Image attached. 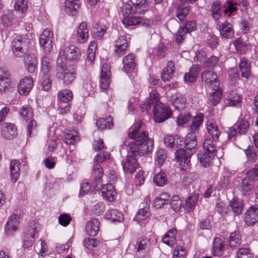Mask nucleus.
<instances>
[{
  "instance_id": "f257e3e1",
  "label": "nucleus",
  "mask_w": 258,
  "mask_h": 258,
  "mask_svg": "<svg viewBox=\"0 0 258 258\" xmlns=\"http://www.w3.org/2000/svg\"><path fill=\"white\" fill-rule=\"evenodd\" d=\"M145 153H141L140 147H136L134 144L128 145V153L124 161L122 162V165L124 172L132 174L134 173L139 166L136 157L137 156H145L151 153L153 150L151 147L145 148Z\"/></svg>"
},
{
  "instance_id": "f03ea898",
  "label": "nucleus",
  "mask_w": 258,
  "mask_h": 258,
  "mask_svg": "<svg viewBox=\"0 0 258 258\" xmlns=\"http://www.w3.org/2000/svg\"><path fill=\"white\" fill-rule=\"evenodd\" d=\"M143 122L141 120L137 121L135 125L134 130L128 134V137L134 139V141L130 144H134L136 147H140L141 153H145L147 147H151V150L154 148V141L149 138L148 133L143 131L140 132V129L143 125Z\"/></svg>"
},
{
  "instance_id": "7ed1b4c3",
  "label": "nucleus",
  "mask_w": 258,
  "mask_h": 258,
  "mask_svg": "<svg viewBox=\"0 0 258 258\" xmlns=\"http://www.w3.org/2000/svg\"><path fill=\"white\" fill-rule=\"evenodd\" d=\"M67 63L62 58L57 59L55 77L62 80L67 86L73 83L76 78L77 72L73 69L66 68Z\"/></svg>"
},
{
  "instance_id": "20e7f679",
  "label": "nucleus",
  "mask_w": 258,
  "mask_h": 258,
  "mask_svg": "<svg viewBox=\"0 0 258 258\" xmlns=\"http://www.w3.org/2000/svg\"><path fill=\"white\" fill-rule=\"evenodd\" d=\"M30 39L27 35L17 36L12 41V51L14 55L18 58L23 57L27 53Z\"/></svg>"
},
{
  "instance_id": "39448f33",
  "label": "nucleus",
  "mask_w": 258,
  "mask_h": 258,
  "mask_svg": "<svg viewBox=\"0 0 258 258\" xmlns=\"http://www.w3.org/2000/svg\"><path fill=\"white\" fill-rule=\"evenodd\" d=\"M81 56L80 49L74 45H70L61 48L58 59L62 58L66 63V59L72 61H78Z\"/></svg>"
},
{
  "instance_id": "423d86ee",
  "label": "nucleus",
  "mask_w": 258,
  "mask_h": 258,
  "mask_svg": "<svg viewBox=\"0 0 258 258\" xmlns=\"http://www.w3.org/2000/svg\"><path fill=\"white\" fill-rule=\"evenodd\" d=\"M53 40V32L48 28L44 29L40 36L39 44L45 53L49 54L51 52Z\"/></svg>"
},
{
  "instance_id": "0eeeda50",
  "label": "nucleus",
  "mask_w": 258,
  "mask_h": 258,
  "mask_svg": "<svg viewBox=\"0 0 258 258\" xmlns=\"http://www.w3.org/2000/svg\"><path fill=\"white\" fill-rule=\"evenodd\" d=\"M153 113L155 121L160 123L171 116V110L162 103H157L154 106Z\"/></svg>"
},
{
  "instance_id": "6e6552de",
  "label": "nucleus",
  "mask_w": 258,
  "mask_h": 258,
  "mask_svg": "<svg viewBox=\"0 0 258 258\" xmlns=\"http://www.w3.org/2000/svg\"><path fill=\"white\" fill-rule=\"evenodd\" d=\"M134 246L136 255L139 258L148 256L152 249L150 240L148 238L139 239Z\"/></svg>"
},
{
  "instance_id": "1a4fd4ad",
  "label": "nucleus",
  "mask_w": 258,
  "mask_h": 258,
  "mask_svg": "<svg viewBox=\"0 0 258 258\" xmlns=\"http://www.w3.org/2000/svg\"><path fill=\"white\" fill-rule=\"evenodd\" d=\"M111 71L109 64L104 63L101 67L100 76V88L102 91L105 92L110 83Z\"/></svg>"
},
{
  "instance_id": "9d476101",
  "label": "nucleus",
  "mask_w": 258,
  "mask_h": 258,
  "mask_svg": "<svg viewBox=\"0 0 258 258\" xmlns=\"http://www.w3.org/2000/svg\"><path fill=\"white\" fill-rule=\"evenodd\" d=\"M201 78L203 82L211 90H215L220 86V82L217 74L210 71L203 72L201 74Z\"/></svg>"
},
{
  "instance_id": "9b49d317",
  "label": "nucleus",
  "mask_w": 258,
  "mask_h": 258,
  "mask_svg": "<svg viewBox=\"0 0 258 258\" xmlns=\"http://www.w3.org/2000/svg\"><path fill=\"white\" fill-rule=\"evenodd\" d=\"M122 23L125 27L138 25H141L143 26L147 27L150 25L151 21L148 19L144 20L141 17L131 15L125 16L122 20Z\"/></svg>"
},
{
  "instance_id": "f8f14e48",
  "label": "nucleus",
  "mask_w": 258,
  "mask_h": 258,
  "mask_svg": "<svg viewBox=\"0 0 258 258\" xmlns=\"http://www.w3.org/2000/svg\"><path fill=\"white\" fill-rule=\"evenodd\" d=\"M128 47L127 35L120 34L114 42V53L117 56L123 54Z\"/></svg>"
},
{
  "instance_id": "ddd939ff",
  "label": "nucleus",
  "mask_w": 258,
  "mask_h": 258,
  "mask_svg": "<svg viewBox=\"0 0 258 258\" xmlns=\"http://www.w3.org/2000/svg\"><path fill=\"white\" fill-rule=\"evenodd\" d=\"M34 86L33 79L31 77H25L22 79L18 87V90L21 95H27Z\"/></svg>"
},
{
  "instance_id": "4468645a",
  "label": "nucleus",
  "mask_w": 258,
  "mask_h": 258,
  "mask_svg": "<svg viewBox=\"0 0 258 258\" xmlns=\"http://www.w3.org/2000/svg\"><path fill=\"white\" fill-rule=\"evenodd\" d=\"M75 37L78 43H84L89 38V30L86 22H82L76 30Z\"/></svg>"
},
{
  "instance_id": "2eb2a0df",
  "label": "nucleus",
  "mask_w": 258,
  "mask_h": 258,
  "mask_svg": "<svg viewBox=\"0 0 258 258\" xmlns=\"http://www.w3.org/2000/svg\"><path fill=\"white\" fill-rule=\"evenodd\" d=\"M1 134L6 139H12L17 135V127L13 123L5 122L2 126Z\"/></svg>"
},
{
  "instance_id": "dca6fc26",
  "label": "nucleus",
  "mask_w": 258,
  "mask_h": 258,
  "mask_svg": "<svg viewBox=\"0 0 258 258\" xmlns=\"http://www.w3.org/2000/svg\"><path fill=\"white\" fill-rule=\"evenodd\" d=\"M11 82L10 72L6 69L0 68V93L5 92L11 85Z\"/></svg>"
},
{
  "instance_id": "f3484780",
  "label": "nucleus",
  "mask_w": 258,
  "mask_h": 258,
  "mask_svg": "<svg viewBox=\"0 0 258 258\" xmlns=\"http://www.w3.org/2000/svg\"><path fill=\"white\" fill-rule=\"evenodd\" d=\"M244 221L249 226L252 225L258 221V207L251 206L246 211Z\"/></svg>"
},
{
  "instance_id": "a211bd4d",
  "label": "nucleus",
  "mask_w": 258,
  "mask_h": 258,
  "mask_svg": "<svg viewBox=\"0 0 258 258\" xmlns=\"http://www.w3.org/2000/svg\"><path fill=\"white\" fill-rule=\"evenodd\" d=\"M242 96L236 90L231 91L226 100V105L229 106H240L242 103Z\"/></svg>"
},
{
  "instance_id": "6ab92c4d",
  "label": "nucleus",
  "mask_w": 258,
  "mask_h": 258,
  "mask_svg": "<svg viewBox=\"0 0 258 258\" xmlns=\"http://www.w3.org/2000/svg\"><path fill=\"white\" fill-rule=\"evenodd\" d=\"M238 67L241 74V77L246 80L249 79L251 75V66L248 59L244 57L241 58Z\"/></svg>"
},
{
  "instance_id": "aec40b11",
  "label": "nucleus",
  "mask_w": 258,
  "mask_h": 258,
  "mask_svg": "<svg viewBox=\"0 0 258 258\" xmlns=\"http://www.w3.org/2000/svg\"><path fill=\"white\" fill-rule=\"evenodd\" d=\"M206 125L209 135L211 136L214 141H218L219 137L221 135V132L215 121L212 119H209L206 122Z\"/></svg>"
},
{
  "instance_id": "412c9836",
  "label": "nucleus",
  "mask_w": 258,
  "mask_h": 258,
  "mask_svg": "<svg viewBox=\"0 0 258 258\" xmlns=\"http://www.w3.org/2000/svg\"><path fill=\"white\" fill-rule=\"evenodd\" d=\"M101 191L104 199L109 202H112L116 197V192L111 183L102 185Z\"/></svg>"
},
{
  "instance_id": "4be33fe9",
  "label": "nucleus",
  "mask_w": 258,
  "mask_h": 258,
  "mask_svg": "<svg viewBox=\"0 0 258 258\" xmlns=\"http://www.w3.org/2000/svg\"><path fill=\"white\" fill-rule=\"evenodd\" d=\"M122 63L123 71L126 73L131 72L136 66L135 55L132 53L128 54L123 58Z\"/></svg>"
},
{
  "instance_id": "5701e85b",
  "label": "nucleus",
  "mask_w": 258,
  "mask_h": 258,
  "mask_svg": "<svg viewBox=\"0 0 258 258\" xmlns=\"http://www.w3.org/2000/svg\"><path fill=\"white\" fill-rule=\"evenodd\" d=\"M216 155L205 151H200L197 154V158L201 165L205 167H208L211 164L212 159Z\"/></svg>"
},
{
  "instance_id": "b1692460",
  "label": "nucleus",
  "mask_w": 258,
  "mask_h": 258,
  "mask_svg": "<svg viewBox=\"0 0 258 258\" xmlns=\"http://www.w3.org/2000/svg\"><path fill=\"white\" fill-rule=\"evenodd\" d=\"M25 68L29 73H32L36 68L37 61L36 56L33 53H29L24 59Z\"/></svg>"
},
{
  "instance_id": "393cba45",
  "label": "nucleus",
  "mask_w": 258,
  "mask_h": 258,
  "mask_svg": "<svg viewBox=\"0 0 258 258\" xmlns=\"http://www.w3.org/2000/svg\"><path fill=\"white\" fill-rule=\"evenodd\" d=\"M219 30L220 35L225 38H231L234 34L232 25L227 21L221 23L219 26Z\"/></svg>"
},
{
  "instance_id": "a878e982",
  "label": "nucleus",
  "mask_w": 258,
  "mask_h": 258,
  "mask_svg": "<svg viewBox=\"0 0 258 258\" xmlns=\"http://www.w3.org/2000/svg\"><path fill=\"white\" fill-rule=\"evenodd\" d=\"M80 7L79 0H66L64 2V10L69 15H76Z\"/></svg>"
},
{
  "instance_id": "bb28decb",
  "label": "nucleus",
  "mask_w": 258,
  "mask_h": 258,
  "mask_svg": "<svg viewBox=\"0 0 258 258\" xmlns=\"http://www.w3.org/2000/svg\"><path fill=\"white\" fill-rule=\"evenodd\" d=\"M228 207L231 210V214L233 216H238L240 214L243 208V202L241 200L234 197L230 202Z\"/></svg>"
},
{
  "instance_id": "cd10ccee",
  "label": "nucleus",
  "mask_w": 258,
  "mask_h": 258,
  "mask_svg": "<svg viewBox=\"0 0 258 258\" xmlns=\"http://www.w3.org/2000/svg\"><path fill=\"white\" fill-rule=\"evenodd\" d=\"M170 101L174 108L178 111L183 110L185 107V98L180 94L172 95Z\"/></svg>"
},
{
  "instance_id": "c85d7f7f",
  "label": "nucleus",
  "mask_w": 258,
  "mask_h": 258,
  "mask_svg": "<svg viewBox=\"0 0 258 258\" xmlns=\"http://www.w3.org/2000/svg\"><path fill=\"white\" fill-rule=\"evenodd\" d=\"M100 222L97 219H92L88 221L86 226V232L90 236L97 235L99 229Z\"/></svg>"
},
{
  "instance_id": "c756f323",
  "label": "nucleus",
  "mask_w": 258,
  "mask_h": 258,
  "mask_svg": "<svg viewBox=\"0 0 258 258\" xmlns=\"http://www.w3.org/2000/svg\"><path fill=\"white\" fill-rule=\"evenodd\" d=\"M175 159L180 162V166L183 170L186 169L189 163V160L186 155L185 151L183 149L177 150L175 152Z\"/></svg>"
},
{
  "instance_id": "7c9ffc66",
  "label": "nucleus",
  "mask_w": 258,
  "mask_h": 258,
  "mask_svg": "<svg viewBox=\"0 0 258 258\" xmlns=\"http://www.w3.org/2000/svg\"><path fill=\"white\" fill-rule=\"evenodd\" d=\"M182 138L178 136L167 135L164 138V144L169 148H177L182 145Z\"/></svg>"
},
{
  "instance_id": "2f4dec72",
  "label": "nucleus",
  "mask_w": 258,
  "mask_h": 258,
  "mask_svg": "<svg viewBox=\"0 0 258 258\" xmlns=\"http://www.w3.org/2000/svg\"><path fill=\"white\" fill-rule=\"evenodd\" d=\"M20 162L17 160H13L10 163V171L11 180L13 182H16L20 177Z\"/></svg>"
},
{
  "instance_id": "473e14b6",
  "label": "nucleus",
  "mask_w": 258,
  "mask_h": 258,
  "mask_svg": "<svg viewBox=\"0 0 258 258\" xmlns=\"http://www.w3.org/2000/svg\"><path fill=\"white\" fill-rule=\"evenodd\" d=\"M40 226L38 223L35 222H30L24 231V237L26 238L34 239L37 235L38 229Z\"/></svg>"
},
{
  "instance_id": "72a5a7b5",
  "label": "nucleus",
  "mask_w": 258,
  "mask_h": 258,
  "mask_svg": "<svg viewBox=\"0 0 258 258\" xmlns=\"http://www.w3.org/2000/svg\"><path fill=\"white\" fill-rule=\"evenodd\" d=\"M20 216L17 214H14L11 216L6 225V231H7V234H10L8 232L15 231L17 230L18 225L19 224Z\"/></svg>"
},
{
  "instance_id": "f704fd0d",
  "label": "nucleus",
  "mask_w": 258,
  "mask_h": 258,
  "mask_svg": "<svg viewBox=\"0 0 258 258\" xmlns=\"http://www.w3.org/2000/svg\"><path fill=\"white\" fill-rule=\"evenodd\" d=\"M177 235V230L175 228L170 229L162 237V241L167 245L172 247L174 245L176 237Z\"/></svg>"
},
{
  "instance_id": "c9c22d12",
  "label": "nucleus",
  "mask_w": 258,
  "mask_h": 258,
  "mask_svg": "<svg viewBox=\"0 0 258 258\" xmlns=\"http://www.w3.org/2000/svg\"><path fill=\"white\" fill-rule=\"evenodd\" d=\"M174 72V65L172 61L167 62V67L165 68L161 73V78L163 81H168L172 77Z\"/></svg>"
},
{
  "instance_id": "e433bc0d",
  "label": "nucleus",
  "mask_w": 258,
  "mask_h": 258,
  "mask_svg": "<svg viewBox=\"0 0 258 258\" xmlns=\"http://www.w3.org/2000/svg\"><path fill=\"white\" fill-rule=\"evenodd\" d=\"M96 125L101 131L110 128L113 126L112 118L110 116L105 118H99L96 120Z\"/></svg>"
},
{
  "instance_id": "4c0bfd02",
  "label": "nucleus",
  "mask_w": 258,
  "mask_h": 258,
  "mask_svg": "<svg viewBox=\"0 0 258 258\" xmlns=\"http://www.w3.org/2000/svg\"><path fill=\"white\" fill-rule=\"evenodd\" d=\"M136 11L135 4L131 1L123 3L120 10V13L123 16L133 14Z\"/></svg>"
},
{
  "instance_id": "58836bf2",
  "label": "nucleus",
  "mask_w": 258,
  "mask_h": 258,
  "mask_svg": "<svg viewBox=\"0 0 258 258\" xmlns=\"http://www.w3.org/2000/svg\"><path fill=\"white\" fill-rule=\"evenodd\" d=\"M59 101L63 103H70L73 98V94L71 90L69 89H63L60 90L57 95Z\"/></svg>"
},
{
  "instance_id": "ea45409f",
  "label": "nucleus",
  "mask_w": 258,
  "mask_h": 258,
  "mask_svg": "<svg viewBox=\"0 0 258 258\" xmlns=\"http://www.w3.org/2000/svg\"><path fill=\"white\" fill-rule=\"evenodd\" d=\"M107 30L106 27L101 24H95L92 30V34L95 39H100L105 33Z\"/></svg>"
},
{
  "instance_id": "a19ab883",
  "label": "nucleus",
  "mask_w": 258,
  "mask_h": 258,
  "mask_svg": "<svg viewBox=\"0 0 258 258\" xmlns=\"http://www.w3.org/2000/svg\"><path fill=\"white\" fill-rule=\"evenodd\" d=\"M105 218L112 222H120L123 219V215L117 210L112 209L107 211Z\"/></svg>"
},
{
  "instance_id": "79ce46f5",
  "label": "nucleus",
  "mask_w": 258,
  "mask_h": 258,
  "mask_svg": "<svg viewBox=\"0 0 258 258\" xmlns=\"http://www.w3.org/2000/svg\"><path fill=\"white\" fill-rule=\"evenodd\" d=\"M96 87L95 83L91 81V77L87 75L86 79L84 81L83 89L86 91L85 95H90L94 92Z\"/></svg>"
},
{
  "instance_id": "37998d69",
  "label": "nucleus",
  "mask_w": 258,
  "mask_h": 258,
  "mask_svg": "<svg viewBox=\"0 0 258 258\" xmlns=\"http://www.w3.org/2000/svg\"><path fill=\"white\" fill-rule=\"evenodd\" d=\"M241 242V236L239 232L234 231L232 232L229 238V245L231 248L238 247Z\"/></svg>"
},
{
  "instance_id": "c03bdc74",
  "label": "nucleus",
  "mask_w": 258,
  "mask_h": 258,
  "mask_svg": "<svg viewBox=\"0 0 258 258\" xmlns=\"http://www.w3.org/2000/svg\"><path fill=\"white\" fill-rule=\"evenodd\" d=\"M229 83L231 85L237 86L239 80V74L236 68H231L229 72Z\"/></svg>"
},
{
  "instance_id": "a18cd8bd",
  "label": "nucleus",
  "mask_w": 258,
  "mask_h": 258,
  "mask_svg": "<svg viewBox=\"0 0 258 258\" xmlns=\"http://www.w3.org/2000/svg\"><path fill=\"white\" fill-rule=\"evenodd\" d=\"M166 158L167 154L166 151L162 149H158L155 153V164L161 166L164 163Z\"/></svg>"
},
{
  "instance_id": "49530a36",
  "label": "nucleus",
  "mask_w": 258,
  "mask_h": 258,
  "mask_svg": "<svg viewBox=\"0 0 258 258\" xmlns=\"http://www.w3.org/2000/svg\"><path fill=\"white\" fill-rule=\"evenodd\" d=\"M238 130V133L240 135L245 134L249 128V122L243 119H240L234 124Z\"/></svg>"
},
{
  "instance_id": "de8ad7c7",
  "label": "nucleus",
  "mask_w": 258,
  "mask_h": 258,
  "mask_svg": "<svg viewBox=\"0 0 258 258\" xmlns=\"http://www.w3.org/2000/svg\"><path fill=\"white\" fill-rule=\"evenodd\" d=\"M214 90L215 91L212 93L209 100L213 105H216L221 100L223 91L220 86Z\"/></svg>"
},
{
  "instance_id": "09e8293b",
  "label": "nucleus",
  "mask_w": 258,
  "mask_h": 258,
  "mask_svg": "<svg viewBox=\"0 0 258 258\" xmlns=\"http://www.w3.org/2000/svg\"><path fill=\"white\" fill-rule=\"evenodd\" d=\"M103 168L98 164H94L92 174L96 181L95 187H97L103 175Z\"/></svg>"
},
{
  "instance_id": "8fccbe9b",
  "label": "nucleus",
  "mask_w": 258,
  "mask_h": 258,
  "mask_svg": "<svg viewBox=\"0 0 258 258\" xmlns=\"http://www.w3.org/2000/svg\"><path fill=\"white\" fill-rule=\"evenodd\" d=\"M215 210L223 216H227L231 215V210L229 208L226 207L223 202H220L216 204Z\"/></svg>"
},
{
  "instance_id": "3c124183",
  "label": "nucleus",
  "mask_w": 258,
  "mask_h": 258,
  "mask_svg": "<svg viewBox=\"0 0 258 258\" xmlns=\"http://www.w3.org/2000/svg\"><path fill=\"white\" fill-rule=\"evenodd\" d=\"M221 3L219 1H214L212 6V15L215 20H219L221 17Z\"/></svg>"
},
{
  "instance_id": "603ef678",
  "label": "nucleus",
  "mask_w": 258,
  "mask_h": 258,
  "mask_svg": "<svg viewBox=\"0 0 258 258\" xmlns=\"http://www.w3.org/2000/svg\"><path fill=\"white\" fill-rule=\"evenodd\" d=\"M51 69L50 58L47 56H43L41 60V71L42 74H48Z\"/></svg>"
},
{
  "instance_id": "864d4df0",
  "label": "nucleus",
  "mask_w": 258,
  "mask_h": 258,
  "mask_svg": "<svg viewBox=\"0 0 258 258\" xmlns=\"http://www.w3.org/2000/svg\"><path fill=\"white\" fill-rule=\"evenodd\" d=\"M97 45L96 42L92 41L90 42L87 50V61L90 64L92 63L95 58V51Z\"/></svg>"
},
{
  "instance_id": "5fc2aeb1",
  "label": "nucleus",
  "mask_w": 258,
  "mask_h": 258,
  "mask_svg": "<svg viewBox=\"0 0 258 258\" xmlns=\"http://www.w3.org/2000/svg\"><path fill=\"white\" fill-rule=\"evenodd\" d=\"M21 117L26 120L30 119L33 116L31 107L29 105H24L20 110Z\"/></svg>"
},
{
  "instance_id": "6e6d98bb",
  "label": "nucleus",
  "mask_w": 258,
  "mask_h": 258,
  "mask_svg": "<svg viewBox=\"0 0 258 258\" xmlns=\"http://www.w3.org/2000/svg\"><path fill=\"white\" fill-rule=\"evenodd\" d=\"M153 180L154 183L159 186H162L166 183L167 181V176L165 173L162 171L155 174Z\"/></svg>"
},
{
  "instance_id": "4d7b16f0",
  "label": "nucleus",
  "mask_w": 258,
  "mask_h": 258,
  "mask_svg": "<svg viewBox=\"0 0 258 258\" xmlns=\"http://www.w3.org/2000/svg\"><path fill=\"white\" fill-rule=\"evenodd\" d=\"M150 216L149 209L145 207L140 209L134 218V220L139 222L148 218Z\"/></svg>"
},
{
  "instance_id": "13d9d810",
  "label": "nucleus",
  "mask_w": 258,
  "mask_h": 258,
  "mask_svg": "<svg viewBox=\"0 0 258 258\" xmlns=\"http://www.w3.org/2000/svg\"><path fill=\"white\" fill-rule=\"evenodd\" d=\"M77 132L67 133L64 135V142L67 145H74L78 142L80 138Z\"/></svg>"
},
{
  "instance_id": "bf43d9fd",
  "label": "nucleus",
  "mask_w": 258,
  "mask_h": 258,
  "mask_svg": "<svg viewBox=\"0 0 258 258\" xmlns=\"http://www.w3.org/2000/svg\"><path fill=\"white\" fill-rule=\"evenodd\" d=\"M226 6H225L224 13L230 16L234 12L237 10V3L232 0H227Z\"/></svg>"
},
{
  "instance_id": "052dcab7",
  "label": "nucleus",
  "mask_w": 258,
  "mask_h": 258,
  "mask_svg": "<svg viewBox=\"0 0 258 258\" xmlns=\"http://www.w3.org/2000/svg\"><path fill=\"white\" fill-rule=\"evenodd\" d=\"M40 83L42 89L45 91H48L51 88V81L50 79L49 74H42Z\"/></svg>"
},
{
  "instance_id": "680f3d73",
  "label": "nucleus",
  "mask_w": 258,
  "mask_h": 258,
  "mask_svg": "<svg viewBox=\"0 0 258 258\" xmlns=\"http://www.w3.org/2000/svg\"><path fill=\"white\" fill-rule=\"evenodd\" d=\"M170 205L171 208L175 212L180 210L182 206V202L180 197L177 195L173 196L171 199Z\"/></svg>"
},
{
  "instance_id": "e2e57ef3",
  "label": "nucleus",
  "mask_w": 258,
  "mask_h": 258,
  "mask_svg": "<svg viewBox=\"0 0 258 258\" xmlns=\"http://www.w3.org/2000/svg\"><path fill=\"white\" fill-rule=\"evenodd\" d=\"M203 150L216 155L217 150L215 145L211 139H205L203 144Z\"/></svg>"
},
{
  "instance_id": "0e129e2a",
  "label": "nucleus",
  "mask_w": 258,
  "mask_h": 258,
  "mask_svg": "<svg viewBox=\"0 0 258 258\" xmlns=\"http://www.w3.org/2000/svg\"><path fill=\"white\" fill-rule=\"evenodd\" d=\"M237 52L243 53L247 50V45L242 39L238 38L233 42Z\"/></svg>"
},
{
  "instance_id": "69168bd1",
  "label": "nucleus",
  "mask_w": 258,
  "mask_h": 258,
  "mask_svg": "<svg viewBox=\"0 0 258 258\" xmlns=\"http://www.w3.org/2000/svg\"><path fill=\"white\" fill-rule=\"evenodd\" d=\"M240 186L243 190L244 195H248V192L253 188L252 185L250 183V178L248 176L242 179Z\"/></svg>"
},
{
  "instance_id": "338daca9",
  "label": "nucleus",
  "mask_w": 258,
  "mask_h": 258,
  "mask_svg": "<svg viewBox=\"0 0 258 258\" xmlns=\"http://www.w3.org/2000/svg\"><path fill=\"white\" fill-rule=\"evenodd\" d=\"M14 18L13 13L9 11L7 13L3 15L2 17V24L6 27H8L12 24Z\"/></svg>"
},
{
  "instance_id": "774afa93",
  "label": "nucleus",
  "mask_w": 258,
  "mask_h": 258,
  "mask_svg": "<svg viewBox=\"0 0 258 258\" xmlns=\"http://www.w3.org/2000/svg\"><path fill=\"white\" fill-rule=\"evenodd\" d=\"M186 254L187 251L183 246H177L172 252V258H185Z\"/></svg>"
}]
</instances>
